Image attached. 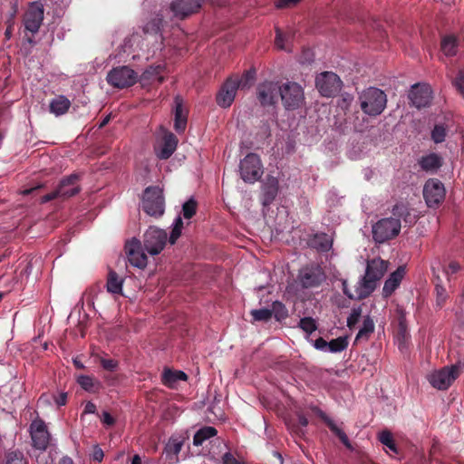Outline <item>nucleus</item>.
Segmentation results:
<instances>
[{
    "label": "nucleus",
    "instance_id": "2",
    "mask_svg": "<svg viewBox=\"0 0 464 464\" xmlns=\"http://www.w3.org/2000/svg\"><path fill=\"white\" fill-rule=\"evenodd\" d=\"M388 269V262L381 258H373L367 262L366 271L361 280L359 297H368L375 289L376 283L384 276Z\"/></svg>",
    "mask_w": 464,
    "mask_h": 464
},
{
    "label": "nucleus",
    "instance_id": "38",
    "mask_svg": "<svg viewBox=\"0 0 464 464\" xmlns=\"http://www.w3.org/2000/svg\"><path fill=\"white\" fill-rule=\"evenodd\" d=\"M162 25V16L157 14L154 18L149 21L143 27V31L146 34H157L160 32Z\"/></svg>",
    "mask_w": 464,
    "mask_h": 464
},
{
    "label": "nucleus",
    "instance_id": "14",
    "mask_svg": "<svg viewBox=\"0 0 464 464\" xmlns=\"http://www.w3.org/2000/svg\"><path fill=\"white\" fill-rule=\"evenodd\" d=\"M408 97L411 104L417 109L430 106L432 100V91L429 84L416 83L411 86Z\"/></svg>",
    "mask_w": 464,
    "mask_h": 464
},
{
    "label": "nucleus",
    "instance_id": "1",
    "mask_svg": "<svg viewBox=\"0 0 464 464\" xmlns=\"http://www.w3.org/2000/svg\"><path fill=\"white\" fill-rule=\"evenodd\" d=\"M394 218H382L372 226V237L376 243H384L399 235L401 231V218L409 216L408 208L396 204L392 208Z\"/></svg>",
    "mask_w": 464,
    "mask_h": 464
},
{
    "label": "nucleus",
    "instance_id": "23",
    "mask_svg": "<svg viewBox=\"0 0 464 464\" xmlns=\"http://www.w3.org/2000/svg\"><path fill=\"white\" fill-rule=\"evenodd\" d=\"M418 162L422 170L434 173L441 167L443 159L439 154L432 152L422 156Z\"/></svg>",
    "mask_w": 464,
    "mask_h": 464
},
{
    "label": "nucleus",
    "instance_id": "61",
    "mask_svg": "<svg viewBox=\"0 0 464 464\" xmlns=\"http://www.w3.org/2000/svg\"><path fill=\"white\" fill-rule=\"evenodd\" d=\"M353 101V97L350 94L343 95L341 102H339V106L343 109H347Z\"/></svg>",
    "mask_w": 464,
    "mask_h": 464
},
{
    "label": "nucleus",
    "instance_id": "25",
    "mask_svg": "<svg viewBox=\"0 0 464 464\" xmlns=\"http://www.w3.org/2000/svg\"><path fill=\"white\" fill-rule=\"evenodd\" d=\"M187 374L182 371L164 370L162 373V382L169 388L176 387L179 381H186Z\"/></svg>",
    "mask_w": 464,
    "mask_h": 464
},
{
    "label": "nucleus",
    "instance_id": "59",
    "mask_svg": "<svg viewBox=\"0 0 464 464\" xmlns=\"http://www.w3.org/2000/svg\"><path fill=\"white\" fill-rule=\"evenodd\" d=\"M72 177H75V179H73V180H72V184L66 186V188H67V190L70 191L72 188V187L75 186L78 188V190H77V194H78L81 190V188L79 185L80 176L78 174L74 173V174H71L70 176L66 177L65 179H70Z\"/></svg>",
    "mask_w": 464,
    "mask_h": 464
},
{
    "label": "nucleus",
    "instance_id": "3",
    "mask_svg": "<svg viewBox=\"0 0 464 464\" xmlns=\"http://www.w3.org/2000/svg\"><path fill=\"white\" fill-rule=\"evenodd\" d=\"M360 107L369 116H378L386 108L387 95L383 91L369 87L359 94Z\"/></svg>",
    "mask_w": 464,
    "mask_h": 464
},
{
    "label": "nucleus",
    "instance_id": "13",
    "mask_svg": "<svg viewBox=\"0 0 464 464\" xmlns=\"http://www.w3.org/2000/svg\"><path fill=\"white\" fill-rule=\"evenodd\" d=\"M445 188L441 181L430 179L423 188V196L430 208H437L445 198Z\"/></svg>",
    "mask_w": 464,
    "mask_h": 464
},
{
    "label": "nucleus",
    "instance_id": "37",
    "mask_svg": "<svg viewBox=\"0 0 464 464\" xmlns=\"http://www.w3.org/2000/svg\"><path fill=\"white\" fill-rule=\"evenodd\" d=\"M256 71L255 70H249L246 71L242 77L239 79L238 77H233V80L237 82L238 88L245 89L249 88L255 80Z\"/></svg>",
    "mask_w": 464,
    "mask_h": 464
},
{
    "label": "nucleus",
    "instance_id": "4",
    "mask_svg": "<svg viewBox=\"0 0 464 464\" xmlns=\"http://www.w3.org/2000/svg\"><path fill=\"white\" fill-rule=\"evenodd\" d=\"M141 208L150 217H161L165 210L162 189L159 187H148L143 193Z\"/></svg>",
    "mask_w": 464,
    "mask_h": 464
},
{
    "label": "nucleus",
    "instance_id": "56",
    "mask_svg": "<svg viewBox=\"0 0 464 464\" xmlns=\"http://www.w3.org/2000/svg\"><path fill=\"white\" fill-rule=\"evenodd\" d=\"M101 364L105 370L110 372L115 371L118 367V362L112 359L102 358L101 360Z\"/></svg>",
    "mask_w": 464,
    "mask_h": 464
},
{
    "label": "nucleus",
    "instance_id": "32",
    "mask_svg": "<svg viewBox=\"0 0 464 464\" xmlns=\"http://www.w3.org/2000/svg\"><path fill=\"white\" fill-rule=\"evenodd\" d=\"M457 39L454 36H446L441 40V52L450 57L457 53Z\"/></svg>",
    "mask_w": 464,
    "mask_h": 464
},
{
    "label": "nucleus",
    "instance_id": "17",
    "mask_svg": "<svg viewBox=\"0 0 464 464\" xmlns=\"http://www.w3.org/2000/svg\"><path fill=\"white\" fill-rule=\"evenodd\" d=\"M44 20V5L39 3H32L24 15V24L26 30L38 32Z\"/></svg>",
    "mask_w": 464,
    "mask_h": 464
},
{
    "label": "nucleus",
    "instance_id": "26",
    "mask_svg": "<svg viewBox=\"0 0 464 464\" xmlns=\"http://www.w3.org/2000/svg\"><path fill=\"white\" fill-rule=\"evenodd\" d=\"M175 123L174 128L178 132H182L186 129L187 116L182 107L181 100L179 97L175 99Z\"/></svg>",
    "mask_w": 464,
    "mask_h": 464
},
{
    "label": "nucleus",
    "instance_id": "64",
    "mask_svg": "<svg viewBox=\"0 0 464 464\" xmlns=\"http://www.w3.org/2000/svg\"><path fill=\"white\" fill-rule=\"evenodd\" d=\"M96 411V405L92 403V401H88L84 407L83 413L86 414H92Z\"/></svg>",
    "mask_w": 464,
    "mask_h": 464
},
{
    "label": "nucleus",
    "instance_id": "43",
    "mask_svg": "<svg viewBox=\"0 0 464 464\" xmlns=\"http://www.w3.org/2000/svg\"><path fill=\"white\" fill-rule=\"evenodd\" d=\"M269 310L273 311V315L276 320L286 318L288 315L287 309L285 308V306L281 302L278 301L274 302L272 304L271 309Z\"/></svg>",
    "mask_w": 464,
    "mask_h": 464
},
{
    "label": "nucleus",
    "instance_id": "16",
    "mask_svg": "<svg viewBox=\"0 0 464 464\" xmlns=\"http://www.w3.org/2000/svg\"><path fill=\"white\" fill-rule=\"evenodd\" d=\"M280 86L274 82H264L257 86L256 97L264 107L273 106L278 101Z\"/></svg>",
    "mask_w": 464,
    "mask_h": 464
},
{
    "label": "nucleus",
    "instance_id": "62",
    "mask_svg": "<svg viewBox=\"0 0 464 464\" xmlns=\"http://www.w3.org/2000/svg\"><path fill=\"white\" fill-rule=\"evenodd\" d=\"M54 401L58 406H63L66 404L67 401V393L61 392L57 396L54 397Z\"/></svg>",
    "mask_w": 464,
    "mask_h": 464
},
{
    "label": "nucleus",
    "instance_id": "49",
    "mask_svg": "<svg viewBox=\"0 0 464 464\" xmlns=\"http://www.w3.org/2000/svg\"><path fill=\"white\" fill-rule=\"evenodd\" d=\"M183 442L178 439L171 438L166 445L165 450L167 453H173L178 455L182 448Z\"/></svg>",
    "mask_w": 464,
    "mask_h": 464
},
{
    "label": "nucleus",
    "instance_id": "39",
    "mask_svg": "<svg viewBox=\"0 0 464 464\" xmlns=\"http://www.w3.org/2000/svg\"><path fill=\"white\" fill-rule=\"evenodd\" d=\"M325 422L330 430L340 439V440L347 447L350 448L351 444L346 434L337 427V425L330 419H325Z\"/></svg>",
    "mask_w": 464,
    "mask_h": 464
},
{
    "label": "nucleus",
    "instance_id": "33",
    "mask_svg": "<svg viewBox=\"0 0 464 464\" xmlns=\"http://www.w3.org/2000/svg\"><path fill=\"white\" fill-rule=\"evenodd\" d=\"M374 331V323L372 319H371L369 316L365 317L363 319L362 326L359 330L356 337L355 342H358L362 339L368 340L370 334L373 333Z\"/></svg>",
    "mask_w": 464,
    "mask_h": 464
},
{
    "label": "nucleus",
    "instance_id": "21",
    "mask_svg": "<svg viewBox=\"0 0 464 464\" xmlns=\"http://www.w3.org/2000/svg\"><path fill=\"white\" fill-rule=\"evenodd\" d=\"M178 140L173 133L165 132L162 140L159 143L157 153L162 160L169 159L177 148Z\"/></svg>",
    "mask_w": 464,
    "mask_h": 464
},
{
    "label": "nucleus",
    "instance_id": "46",
    "mask_svg": "<svg viewBox=\"0 0 464 464\" xmlns=\"http://www.w3.org/2000/svg\"><path fill=\"white\" fill-rule=\"evenodd\" d=\"M197 202L190 198L186 201L182 206V214L185 218H190L196 214Z\"/></svg>",
    "mask_w": 464,
    "mask_h": 464
},
{
    "label": "nucleus",
    "instance_id": "31",
    "mask_svg": "<svg viewBox=\"0 0 464 464\" xmlns=\"http://www.w3.org/2000/svg\"><path fill=\"white\" fill-rule=\"evenodd\" d=\"M217 430L214 427L207 426L198 430L193 438V444L195 446H200L203 442L217 435Z\"/></svg>",
    "mask_w": 464,
    "mask_h": 464
},
{
    "label": "nucleus",
    "instance_id": "36",
    "mask_svg": "<svg viewBox=\"0 0 464 464\" xmlns=\"http://www.w3.org/2000/svg\"><path fill=\"white\" fill-rule=\"evenodd\" d=\"M330 353H340L345 350L348 346V338L346 336H340L328 342Z\"/></svg>",
    "mask_w": 464,
    "mask_h": 464
},
{
    "label": "nucleus",
    "instance_id": "60",
    "mask_svg": "<svg viewBox=\"0 0 464 464\" xmlns=\"http://www.w3.org/2000/svg\"><path fill=\"white\" fill-rule=\"evenodd\" d=\"M301 0H279L276 4L278 8L291 7L296 5Z\"/></svg>",
    "mask_w": 464,
    "mask_h": 464
},
{
    "label": "nucleus",
    "instance_id": "48",
    "mask_svg": "<svg viewBox=\"0 0 464 464\" xmlns=\"http://www.w3.org/2000/svg\"><path fill=\"white\" fill-rule=\"evenodd\" d=\"M396 314L399 322V333L402 337H404L407 333L405 313L401 307H397Z\"/></svg>",
    "mask_w": 464,
    "mask_h": 464
},
{
    "label": "nucleus",
    "instance_id": "28",
    "mask_svg": "<svg viewBox=\"0 0 464 464\" xmlns=\"http://www.w3.org/2000/svg\"><path fill=\"white\" fill-rule=\"evenodd\" d=\"M71 102L65 96H58L50 102V111L56 116L64 114L70 108Z\"/></svg>",
    "mask_w": 464,
    "mask_h": 464
},
{
    "label": "nucleus",
    "instance_id": "35",
    "mask_svg": "<svg viewBox=\"0 0 464 464\" xmlns=\"http://www.w3.org/2000/svg\"><path fill=\"white\" fill-rule=\"evenodd\" d=\"M292 34H284L280 29H276V36L275 40L276 46L278 49L290 51L289 43L292 41Z\"/></svg>",
    "mask_w": 464,
    "mask_h": 464
},
{
    "label": "nucleus",
    "instance_id": "50",
    "mask_svg": "<svg viewBox=\"0 0 464 464\" xmlns=\"http://www.w3.org/2000/svg\"><path fill=\"white\" fill-rule=\"evenodd\" d=\"M342 285L344 295H346L350 299L361 300L365 298L359 297L361 292V280L358 282L354 293L349 291L346 280H343Z\"/></svg>",
    "mask_w": 464,
    "mask_h": 464
},
{
    "label": "nucleus",
    "instance_id": "34",
    "mask_svg": "<svg viewBox=\"0 0 464 464\" xmlns=\"http://www.w3.org/2000/svg\"><path fill=\"white\" fill-rule=\"evenodd\" d=\"M162 70H163V67L160 65L150 66L142 73L141 80L142 81H150V80H153V78L155 77L157 79L158 82L161 83L164 80V78L160 75L161 73Z\"/></svg>",
    "mask_w": 464,
    "mask_h": 464
},
{
    "label": "nucleus",
    "instance_id": "47",
    "mask_svg": "<svg viewBox=\"0 0 464 464\" xmlns=\"http://www.w3.org/2000/svg\"><path fill=\"white\" fill-rule=\"evenodd\" d=\"M182 227H183V221H182L181 217L179 216V217H177V218L175 219L174 224H173V228H172V231H171V234L169 237L170 244H174L177 241V239L179 237V236L181 235Z\"/></svg>",
    "mask_w": 464,
    "mask_h": 464
},
{
    "label": "nucleus",
    "instance_id": "12",
    "mask_svg": "<svg viewBox=\"0 0 464 464\" xmlns=\"http://www.w3.org/2000/svg\"><path fill=\"white\" fill-rule=\"evenodd\" d=\"M30 435L33 447L38 450L45 451L50 445L51 435L45 422L36 419L30 424Z\"/></svg>",
    "mask_w": 464,
    "mask_h": 464
},
{
    "label": "nucleus",
    "instance_id": "58",
    "mask_svg": "<svg viewBox=\"0 0 464 464\" xmlns=\"http://www.w3.org/2000/svg\"><path fill=\"white\" fill-rule=\"evenodd\" d=\"M314 347L317 350L324 351V352H329V344L328 342H326L324 338L319 337L314 341Z\"/></svg>",
    "mask_w": 464,
    "mask_h": 464
},
{
    "label": "nucleus",
    "instance_id": "24",
    "mask_svg": "<svg viewBox=\"0 0 464 464\" xmlns=\"http://www.w3.org/2000/svg\"><path fill=\"white\" fill-rule=\"evenodd\" d=\"M310 246L318 251L327 252L333 246V238L325 233L315 234L310 239Z\"/></svg>",
    "mask_w": 464,
    "mask_h": 464
},
{
    "label": "nucleus",
    "instance_id": "22",
    "mask_svg": "<svg viewBox=\"0 0 464 464\" xmlns=\"http://www.w3.org/2000/svg\"><path fill=\"white\" fill-rule=\"evenodd\" d=\"M405 275V269L403 266H400L396 271L391 274L389 278L385 281L382 295L384 297L390 296L400 285L403 276Z\"/></svg>",
    "mask_w": 464,
    "mask_h": 464
},
{
    "label": "nucleus",
    "instance_id": "27",
    "mask_svg": "<svg viewBox=\"0 0 464 464\" xmlns=\"http://www.w3.org/2000/svg\"><path fill=\"white\" fill-rule=\"evenodd\" d=\"M123 278L113 271L110 270L108 273L106 288L109 293L120 295L122 292Z\"/></svg>",
    "mask_w": 464,
    "mask_h": 464
},
{
    "label": "nucleus",
    "instance_id": "44",
    "mask_svg": "<svg viewBox=\"0 0 464 464\" xmlns=\"http://www.w3.org/2000/svg\"><path fill=\"white\" fill-rule=\"evenodd\" d=\"M299 327L306 334H312L317 329V324L312 317H304L299 322Z\"/></svg>",
    "mask_w": 464,
    "mask_h": 464
},
{
    "label": "nucleus",
    "instance_id": "10",
    "mask_svg": "<svg viewBox=\"0 0 464 464\" xmlns=\"http://www.w3.org/2000/svg\"><path fill=\"white\" fill-rule=\"evenodd\" d=\"M459 374V367L452 365L432 372L428 375L429 382L438 390H447Z\"/></svg>",
    "mask_w": 464,
    "mask_h": 464
},
{
    "label": "nucleus",
    "instance_id": "30",
    "mask_svg": "<svg viewBox=\"0 0 464 464\" xmlns=\"http://www.w3.org/2000/svg\"><path fill=\"white\" fill-rule=\"evenodd\" d=\"M278 192L277 182L272 180L271 183L266 184L263 188L262 204L264 206L270 205L276 198Z\"/></svg>",
    "mask_w": 464,
    "mask_h": 464
},
{
    "label": "nucleus",
    "instance_id": "41",
    "mask_svg": "<svg viewBox=\"0 0 464 464\" xmlns=\"http://www.w3.org/2000/svg\"><path fill=\"white\" fill-rule=\"evenodd\" d=\"M447 136V128L443 124H437L431 130V140L435 143H441Z\"/></svg>",
    "mask_w": 464,
    "mask_h": 464
},
{
    "label": "nucleus",
    "instance_id": "57",
    "mask_svg": "<svg viewBox=\"0 0 464 464\" xmlns=\"http://www.w3.org/2000/svg\"><path fill=\"white\" fill-rule=\"evenodd\" d=\"M11 7L7 23L11 24L18 12V0H8Z\"/></svg>",
    "mask_w": 464,
    "mask_h": 464
},
{
    "label": "nucleus",
    "instance_id": "19",
    "mask_svg": "<svg viewBox=\"0 0 464 464\" xmlns=\"http://www.w3.org/2000/svg\"><path fill=\"white\" fill-rule=\"evenodd\" d=\"M203 0H174L170 5V10L174 16L181 19L196 13L201 7Z\"/></svg>",
    "mask_w": 464,
    "mask_h": 464
},
{
    "label": "nucleus",
    "instance_id": "51",
    "mask_svg": "<svg viewBox=\"0 0 464 464\" xmlns=\"http://www.w3.org/2000/svg\"><path fill=\"white\" fill-rule=\"evenodd\" d=\"M362 315V308L354 307L352 309L350 315L347 318V326L349 328H353L359 322V319Z\"/></svg>",
    "mask_w": 464,
    "mask_h": 464
},
{
    "label": "nucleus",
    "instance_id": "7",
    "mask_svg": "<svg viewBox=\"0 0 464 464\" xmlns=\"http://www.w3.org/2000/svg\"><path fill=\"white\" fill-rule=\"evenodd\" d=\"M167 233L156 227H150L143 235L144 249L151 256L160 254L166 246Z\"/></svg>",
    "mask_w": 464,
    "mask_h": 464
},
{
    "label": "nucleus",
    "instance_id": "20",
    "mask_svg": "<svg viewBox=\"0 0 464 464\" xmlns=\"http://www.w3.org/2000/svg\"><path fill=\"white\" fill-rule=\"evenodd\" d=\"M73 179H75V177H72L70 179H63L60 181L57 189H55L52 193L46 194L44 197H42L41 203L44 204L58 198L65 199L76 195L78 190L77 187H72V188L70 191L67 190L66 188L67 185L72 184V180H73Z\"/></svg>",
    "mask_w": 464,
    "mask_h": 464
},
{
    "label": "nucleus",
    "instance_id": "15",
    "mask_svg": "<svg viewBox=\"0 0 464 464\" xmlns=\"http://www.w3.org/2000/svg\"><path fill=\"white\" fill-rule=\"evenodd\" d=\"M144 250V246L137 238H132L126 243L125 252L131 266L139 268L146 266L148 260Z\"/></svg>",
    "mask_w": 464,
    "mask_h": 464
},
{
    "label": "nucleus",
    "instance_id": "18",
    "mask_svg": "<svg viewBox=\"0 0 464 464\" xmlns=\"http://www.w3.org/2000/svg\"><path fill=\"white\" fill-rule=\"evenodd\" d=\"M238 82L229 77L222 85L217 94V103L222 108L229 107L235 100L238 88Z\"/></svg>",
    "mask_w": 464,
    "mask_h": 464
},
{
    "label": "nucleus",
    "instance_id": "5",
    "mask_svg": "<svg viewBox=\"0 0 464 464\" xmlns=\"http://www.w3.org/2000/svg\"><path fill=\"white\" fill-rule=\"evenodd\" d=\"M325 279V274L319 266H306L299 270L295 284L302 289H310L320 286Z\"/></svg>",
    "mask_w": 464,
    "mask_h": 464
},
{
    "label": "nucleus",
    "instance_id": "53",
    "mask_svg": "<svg viewBox=\"0 0 464 464\" xmlns=\"http://www.w3.org/2000/svg\"><path fill=\"white\" fill-rule=\"evenodd\" d=\"M221 460L222 464H247L243 459H237L236 456L229 451L223 454Z\"/></svg>",
    "mask_w": 464,
    "mask_h": 464
},
{
    "label": "nucleus",
    "instance_id": "42",
    "mask_svg": "<svg viewBox=\"0 0 464 464\" xmlns=\"http://www.w3.org/2000/svg\"><path fill=\"white\" fill-rule=\"evenodd\" d=\"M5 464H27L23 452L19 450L8 451L5 456Z\"/></svg>",
    "mask_w": 464,
    "mask_h": 464
},
{
    "label": "nucleus",
    "instance_id": "45",
    "mask_svg": "<svg viewBox=\"0 0 464 464\" xmlns=\"http://www.w3.org/2000/svg\"><path fill=\"white\" fill-rule=\"evenodd\" d=\"M379 440L383 445L387 446L391 450L397 453V448L394 444L392 435L390 431H388V430L382 431L379 434Z\"/></svg>",
    "mask_w": 464,
    "mask_h": 464
},
{
    "label": "nucleus",
    "instance_id": "6",
    "mask_svg": "<svg viewBox=\"0 0 464 464\" xmlns=\"http://www.w3.org/2000/svg\"><path fill=\"white\" fill-rule=\"evenodd\" d=\"M106 79L111 86L123 89L136 83L138 74L129 66H119L111 70Z\"/></svg>",
    "mask_w": 464,
    "mask_h": 464
},
{
    "label": "nucleus",
    "instance_id": "54",
    "mask_svg": "<svg viewBox=\"0 0 464 464\" xmlns=\"http://www.w3.org/2000/svg\"><path fill=\"white\" fill-rule=\"evenodd\" d=\"M460 266L456 261H450L448 266L443 267V272L448 277V280H450V276L459 271Z\"/></svg>",
    "mask_w": 464,
    "mask_h": 464
},
{
    "label": "nucleus",
    "instance_id": "52",
    "mask_svg": "<svg viewBox=\"0 0 464 464\" xmlns=\"http://www.w3.org/2000/svg\"><path fill=\"white\" fill-rule=\"evenodd\" d=\"M78 383L81 385L82 389L85 391H92L94 387V380L93 378L87 376V375H82L78 378Z\"/></svg>",
    "mask_w": 464,
    "mask_h": 464
},
{
    "label": "nucleus",
    "instance_id": "11",
    "mask_svg": "<svg viewBox=\"0 0 464 464\" xmlns=\"http://www.w3.org/2000/svg\"><path fill=\"white\" fill-rule=\"evenodd\" d=\"M316 88L324 97L336 95L342 89V81L339 76L332 72H324L317 75Z\"/></svg>",
    "mask_w": 464,
    "mask_h": 464
},
{
    "label": "nucleus",
    "instance_id": "40",
    "mask_svg": "<svg viewBox=\"0 0 464 464\" xmlns=\"http://www.w3.org/2000/svg\"><path fill=\"white\" fill-rule=\"evenodd\" d=\"M253 320L256 322H267L273 316V311H270L267 308L252 310L250 312Z\"/></svg>",
    "mask_w": 464,
    "mask_h": 464
},
{
    "label": "nucleus",
    "instance_id": "9",
    "mask_svg": "<svg viewBox=\"0 0 464 464\" xmlns=\"http://www.w3.org/2000/svg\"><path fill=\"white\" fill-rule=\"evenodd\" d=\"M240 175L244 181L253 183L263 174L262 164L256 154H247L240 162Z\"/></svg>",
    "mask_w": 464,
    "mask_h": 464
},
{
    "label": "nucleus",
    "instance_id": "63",
    "mask_svg": "<svg viewBox=\"0 0 464 464\" xmlns=\"http://www.w3.org/2000/svg\"><path fill=\"white\" fill-rule=\"evenodd\" d=\"M103 457H104L103 450L99 447H95L93 453H92L93 460L101 462L103 459Z\"/></svg>",
    "mask_w": 464,
    "mask_h": 464
},
{
    "label": "nucleus",
    "instance_id": "8",
    "mask_svg": "<svg viewBox=\"0 0 464 464\" xmlns=\"http://www.w3.org/2000/svg\"><path fill=\"white\" fill-rule=\"evenodd\" d=\"M279 95L288 110H295L300 107L304 100V91L296 82H286L280 86Z\"/></svg>",
    "mask_w": 464,
    "mask_h": 464
},
{
    "label": "nucleus",
    "instance_id": "29",
    "mask_svg": "<svg viewBox=\"0 0 464 464\" xmlns=\"http://www.w3.org/2000/svg\"><path fill=\"white\" fill-rule=\"evenodd\" d=\"M432 271H433V275L436 278V284H435L436 303H437L438 306L441 307L445 304V302L448 298V294H447L445 287L441 285V279H440V276L437 275L436 267L434 266H432Z\"/></svg>",
    "mask_w": 464,
    "mask_h": 464
},
{
    "label": "nucleus",
    "instance_id": "55",
    "mask_svg": "<svg viewBox=\"0 0 464 464\" xmlns=\"http://www.w3.org/2000/svg\"><path fill=\"white\" fill-rule=\"evenodd\" d=\"M455 88L464 96V71H459L453 81Z\"/></svg>",
    "mask_w": 464,
    "mask_h": 464
}]
</instances>
